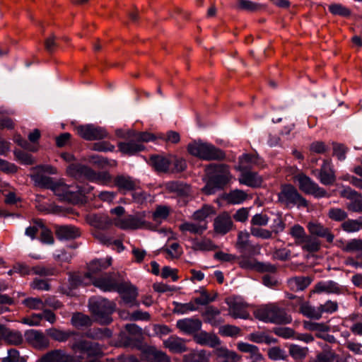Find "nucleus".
<instances>
[{"label": "nucleus", "mask_w": 362, "mask_h": 362, "mask_svg": "<svg viewBox=\"0 0 362 362\" xmlns=\"http://www.w3.org/2000/svg\"><path fill=\"white\" fill-rule=\"evenodd\" d=\"M205 173L208 180L202 191L207 195L223 189L233 177L230 167L226 164H209L205 167Z\"/></svg>", "instance_id": "f257e3e1"}, {"label": "nucleus", "mask_w": 362, "mask_h": 362, "mask_svg": "<svg viewBox=\"0 0 362 362\" xmlns=\"http://www.w3.org/2000/svg\"><path fill=\"white\" fill-rule=\"evenodd\" d=\"M256 319L266 323L276 325L289 324L292 318L286 310L279 307L276 303H269L259 306L254 311Z\"/></svg>", "instance_id": "f03ea898"}, {"label": "nucleus", "mask_w": 362, "mask_h": 362, "mask_svg": "<svg viewBox=\"0 0 362 362\" xmlns=\"http://www.w3.org/2000/svg\"><path fill=\"white\" fill-rule=\"evenodd\" d=\"M187 151L191 155L204 160H222L226 158L224 151L206 142H192L188 144Z\"/></svg>", "instance_id": "7ed1b4c3"}, {"label": "nucleus", "mask_w": 362, "mask_h": 362, "mask_svg": "<svg viewBox=\"0 0 362 362\" xmlns=\"http://www.w3.org/2000/svg\"><path fill=\"white\" fill-rule=\"evenodd\" d=\"M69 347L76 354L80 353L87 356L83 362H101L99 359L104 354L103 346L90 340L74 339L73 342L69 343Z\"/></svg>", "instance_id": "20e7f679"}, {"label": "nucleus", "mask_w": 362, "mask_h": 362, "mask_svg": "<svg viewBox=\"0 0 362 362\" xmlns=\"http://www.w3.org/2000/svg\"><path fill=\"white\" fill-rule=\"evenodd\" d=\"M89 309L97 322L107 325L112 322L111 315L115 310V303L105 298L91 300Z\"/></svg>", "instance_id": "39448f33"}, {"label": "nucleus", "mask_w": 362, "mask_h": 362, "mask_svg": "<svg viewBox=\"0 0 362 362\" xmlns=\"http://www.w3.org/2000/svg\"><path fill=\"white\" fill-rule=\"evenodd\" d=\"M71 186L64 183H54L52 190L55 195L60 197L61 199L71 203H76L80 199V195H86L89 193L93 187L90 186H77L76 190H72Z\"/></svg>", "instance_id": "423d86ee"}, {"label": "nucleus", "mask_w": 362, "mask_h": 362, "mask_svg": "<svg viewBox=\"0 0 362 362\" xmlns=\"http://www.w3.org/2000/svg\"><path fill=\"white\" fill-rule=\"evenodd\" d=\"M279 201L286 207L297 206L298 207L308 206L307 200L298 192L292 185H284L281 187L278 194Z\"/></svg>", "instance_id": "0eeeda50"}, {"label": "nucleus", "mask_w": 362, "mask_h": 362, "mask_svg": "<svg viewBox=\"0 0 362 362\" xmlns=\"http://www.w3.org/2000/svg\"><path fill=\"white\" fill-rule=\"evenodd\" d=\"M295 180L298 182L299 189L305 194H311L316 198L329 197L325 189L320 187L311 178L303 173L296 175Z\"/></svg>", "instance_id": "6e6552de"}, {"label": "nucleus", "mask_w": 362, "mask_h": 362, "mask_svg": "<svg viewBox=\"0 0 362 362\" xmlns=\"http://www.w3.org/2000/svg\"><path fill=\"white\" fill-rule=\"evenodd\" d=\"M113 223L115 226L125 230H136L147 226L144 212H137L134 215H127L123 218H115Z\"/></svg>", "instance_id": "1a4fd4ad"}, {"label": "nucleus", "mask_w": 362, "mask_h": 362, "mask_svg": "<svg viewBox=\"0 0 362 362\" xmlns=\"http://www.w3.org/2000/svg\"><path fill=\"white\" fill-rule=\"evenodd\" d=\"M347 291L345 286L340 285L339 283L333 281H320L317 282L312 290V293L322 294L325 293L327 295H344Z\"/></svg>", "instance_id": "9d476101"}, {"label": "nucleus", "mask_w": 362, "mask_h": 362, "mask_svg": "<svg viewBox=\"0 0 362 362\" xmlns=\"http://www.w3.org/2000/svg\"><path fill=\"white\" fill-rule=\"evenodd\" d=\"M122 281L116 273H108L93 280V284L103 291H115Z\"/></svg>", "instance_id": "9b49d317"}, {"label": "nucleus", "mask_w": 362, "mask_h": 362, "mask_svg": "<svg viewBox=\"0 0 362 362\" xmlns=\"http://www.w3.org/2000/svg\"><path fill=\"white\" fill-rule=\"evenodd\" d=\"M226 303L228 306V314L235 319H249L250 313L247 310V304L240 298H228Z\"/></svg>", "instance_id": "f8f14e48"}, {"label": "nucleus", "mask_w": 362, "mask_h": 362, "mask_svg": "<svg viewBox=\"0 0 362 362\" xmlns=\"http://www.w3.org/2000/svg\"><path fill=\"white\" fill-rule=\"evenodd\" d=\"M76 131L81 138L88 141L103 139L107 136V132L104 128L93 124L78 126Z\"/></svg>", "instance_id": "ddd939ff"}, {"label": "nucleus", "mask_w": 362, "mask_h": 362, "mask_svg": "<svg viewBox=\"0 0 362 362\" xmlns=\"http://www.w3.org/2000/svg\"><path fill=\"white\" fill-rule=\"evenodd\" d=\"M340 196L349 199L350 202L346 204L349 211L356 213L362 212V194L352 189L349 187H344L340 192Z\"/></svg>", "instance_id": "4468645a"}, {"label": "nucleus", "mask_w": 362, "mask_h": 362, "mask_svg": "<svg viewBox=\"0 0 362 362\" xmlns=\"http://www.w3.org/2000/svg\"><path fill=\"white\" fill-rule=\"evenodd\" d=\"M115 291L120 294L124 303L129 307L139 305L136 299L138 296L137 290L132 285L122 281Z\"/></svg>", "instance_id": "2eb2a0df"}, {"label": "nucleus", "mask_w": 362, "mask_h": 362, "mask_svg": "<svg viewBox=\"0 0 362 362\" xmlns=\"http://www.w3.org/2000/svg\"><path fill=\"white\" fill-rule=\"evenodd\" d=\"M307 228L310 235L325 239L329 244H332L334 240V235L332 230L323 224L317 222H309Z\"/></svg>", "instance_id": "dca6fc26"}, {"label": "nucleus", "mask_w": 362, "mask_h": 362, "mask_svg": "<svg viewBox=\"0 0 362 362\" xmlns=\"http://www.w3.org/2000/svg\"><path fill=\"white\" fill-rule=\"evenodd\" d=\"M239 265L243 269H255L259 272L275 273L276 272V267L272 264L259 262L246 257L240 259Z\"/></svg>", "instance_id": "f3484780"}, {"label": "nucleus", "mask_w": 362, "mask_h": 362, "mask_svg": "<svg viewBox=\"0 0 362 362\" xmlns=\"http://www.w3.org/2000/svg\"><path fill=\"white\" fill-rule=\"evenodd\" d=\"M25 336L27 341L35 349H45L49 346L48 337L40 330H28L25 332Z\"/></svg>", "instance_id": "a211bd4d"}, {"label": "nucleus", "mask_w": 362, "mask_h": 362, "mask_svg": "<svg viewBox=\"0 0 362 362\" xmlns=\"http://www.w3.org/2000/svg\"><path fill=\"white\" fill-rule=\"evenodd\" d=\"M126 141L119 142L118 144L119 150L127 155H133L137 152H140L144 150L145 147L144 144L137 141L132 135V131H129L127 133Z\"/></svg>", "instance_id": "6ab92c4d"}, {"label": "nucleus", "mask_w": 362, "mask_h": 362, "mask_svg": "<svg viewBox=\"0 0 362 362\" xmlns=\"http://www.w3.org/2000/svg\"><path fill=\"white\" fill-rule=\"evenodd\" d=\"M36 362H75V359L62 349H54L44 354Z\"/></svg>", "instance_id": "aec40b11"}, {"label": "nucleus", "mask_w": 362, "mask_h": 362, "mask_svg": "<svg viewBox=\"0 0 362 362\" xmlns=\"http://www.w3.org/2000/svg\"><path fill=\"white\" fill-rule=\"evenodd\" d=\"M233 221L230 216L223 212L219 214L214 222V228L216 233L221 235H225L229 232L233 227Z\"/></svg>", "instance_id": "412c9836"}, {"label": "nucleus", "mask_w": 362, "mask_h": 362, "mask_svg": "<svg viewBox=\"0 0 362 362\" xmlns=\"http://www.w3.org/2000/svg\"><path fill=\"white\" fill-rule=\"evenodd\" d=\"M202 321L197 318H185L177 321V327L182 332L188 334H192L202 328Z\"/></svg>", "instance_id": "4be33fe9"}, {"label": "nucleus", "mask_w": 362, "mask_h": 362, "mask_svg": "<svg viewBox=\"0 0 362 362\" xmlns=\"http://www.w3.org/2000/svg\"><path fill=\"white\" fill-rule=\"evenodd\" d=\"M343 325L349 327L350 331L354 335L362 336V314L353 313L346 317L343 320Z\"/></svg>", "instance_id": "5701e85b"}, {"label": "nucleus", "mask_w": 362, "mask_h": 362, "mask_svg": "<svg viewBox=\"0 0 362 362\" xmlns=\"http://www.w3.org/2000/svg\"><path fill=\"white\" fill-rule=\"evenodd\" d=\"M221 310L214 305H207L201 312L204 322L209 323L213 326H217L223 322L220 317Z\"/></svg>", "instance_id": "b1692460"}, {"label": "nucleus", "mask_w": 362, "mask_h": 362, "mask_svg": "<svg viewBox=\"0 0 362 362\" xmlns=\"http://www.w3.org/2000/svg\"><path fill=\"white\" fill-rule=\"evenodd\" d=\"M87 223L94 228L93 230H106L112 225L108 216L103 214H90L86 218Z\"/></svg>", "instance_id": "393cba45"}, {"label": "nucleus", "mask_w": 362, "mask_h": 362, "mask_svg": "<svg viewBox=\"0 0 362 362\" xmlns=\"http://www.w3.org/2000/svg\"><path fill=\"white\" fill-rule=\"evenodd\" d=\"M317 178L324 185H332L335 182L336 177L330 161L324 160Z\"/></svg>", "instance_id": "a878e982"}, {"label": "nucleus", "mask_w": 362, "mask_h": 362, "mask_svg": "<svg viewBox=\"0 0 362 362\" xmlns=\"http://www.w3.org/2000/svg\"><path fill=\"white\" fill-rule=\"evenodd\" d=\"M112 264V258L95 259L88 264V272L86 276L93 281L95 276L103 270L107 269Z\"/></svg>", "instance_id": "bb28decb"}, {"label": "nucleus", "mask_w": 362, "mask_h": 362, "mask_svg": "<svg viewBox=\"0 0 362 362\" xmlns=\"http://www.w3.org/2000/svg\"><path fill=\"white\" fill-rule=\"evenodd\" d=\"M238 177V182L241 185L252 188L259 187L262 183V178L257 173L252 170L242 171Z\"/></svg>", "instance_id": "cd10ccee"}, {"label": "nucleus", "mask_w": 362, "mask_h": 362, "mask_svg": "<svg viewBox=\"0 0 362 362\" xmlns=\"http://www.w3.org/2000/svg\"><path fill=\"white\" fill-rule=\"evenodd\" d=\"M260 159L257 156L245 153L239 157L238 165L235 169L240 172L251 170L255 166L259 165Z\"/></svg>", "instance_id": "c85d7f7f"}, {"label": "nucleus", "mask_w": 362, "mask_h": 362, "mask_svg": "<svg viewBox=\"0 0 362 362\" xmlns=\"http://www.w3.org/2000/svg\"><path fill=\"white\" fill-rule=\"evenodd\" d=\"M194 340L200 345H206L212 348H215L221 344L219 338L215 334L204 331L195 334Z\"/></svg>", "instance_id": "c756f323"}, {"label": "nucleus", "mask_w": 362, "mask_h": 362, "mask_svg": "<svg viewBox=\"0 0 362 362\" xmlns=\"http://www.w3.org/2000/svg\"><path fill=\"white\" fill-rule=\"evenodd\" d=\"M56 235L59 240H72L81 235L78 228L71 226H60L56 229Z\"/></svg>", "instance_id": "7c9ffc66"}, {"label": "nucleus", "mask_w": 362, "mask_h": 362, "mask_svg": "<svg viewBox=\"0 0 362 362\" xmlns=\"http://www.w3.org/2000/svg\"><path fill=\"white\" fill-rule=\"evenodd\" d=\"M151 165L159 173H167L170 170L172 164L171 156H163L160 155H153L150 158Z\"/></svg>", "instance_id": "2f4dec72"}, {"label": "nucleus", "mask_w": 362, "mask_h": 362, "mask_svg": "<svg viewBox=\"0 0 362 362\" xmlns=\"http://www.w3.org/2000/svg\"><path fill=\"white\" fill-rule=\"evenodd\" d=\"M163 344L173 353H182L187 350L185 340L174 335L165 340Z\"/></svg>", "instance_id": "473e14b6"}, {"label": "nucleus", "mask_w": 362, "mask_h": 362, "mask_svg": "<svg viewBox=\"0 0 362 362\" xmlns=\"http://www.w3.org/2000/svg\"><path fill=\"white\" fill-rule=\"evenodd\" d=\"M237 348L241 352L249 354L251 362H258L263 358L257 346L241 341L237 344Z\"/></svg>", "instance_id": "72a5a7b5"}, {"label": "nucleus", "mask_w": 362, "mask_h": 362, "mask_svg": "<svg viewBox=\"0 0 362 362\" xmlns=\"http://www.w3.org/2000/svg\"><path fill=\"white\" fill-rule=\"evenodd\" d=\"M46 333L53 340L59 342H65L71 337L78 335V333L74 331H65L54 327L47 329Z\"/></svg>", "instance_id": "f704fd0d"}, {"label": "nucleus", "mask_w": 362, "mask_h": 362, "mask_svg": "<svg viewBox=\"0 0 362 362\" xmlns=\"http://www.w3.org/2000/svg\"><path fill=\"white\" fill-rule=\"evenodd\" d=\"M312 282V279L309 276H295L288 280L289 288L295 292L305 290Z\"/></svg>", "instance_id": "c9c22d12"}, {"label": "nucleus", "mask_w": 362, "mask_h": 362, "mask_svg": "<svg viewBox=\"0 0 362 362\" xmlns=\"http://www.w3.org/2000/svg\"><path fill=\"white\" fill-rule=\"evenodd\" d=\"M3 332L2 339H4L7 344L18 346L23 341V335L19 331L11 330L4 326Z\"/></svg>", "instance_id": "e433bc0d"}, {"label": "nucleus", "mask_w": 362, "mask_h": 362, "mask_svg": "<svg viewBox=\"0 0 362 362\" xmlns=\"http://www.w3.org/2000/svg\"><path fill=\"white\" fill-rule=\"evenodd\" d=\"M88 172L87 180L89 181L102 185H109L112 182V177L107 172H95L91 168H90Z\"/></svg>", "instance_id": "4c0bfd02"}, {"label": "nucleus", "mask_w": 362, "mask_h": 362, "mask_svg": "<svg viewBox=\"0 0 362 362\" xmlns=\"http://www.w3.org/2000/svg\"><path fill=\"white\" fill-rule=\"evenodd\" d=\"M216 362H236L238 361V355L226 348H218L214 351Z\"/></svg>", "instance_id": "58836bf2"}, {"label": "nucleus", "mask_w": 362, "mask_h": 362, "mask_svg": "<svg viewBox=\"0 0 362 362\" xmlns=\"http://www.w3.org/2000/svg\"><path fill=\"white\" fill-rule=\"evenodd\" d=\"M299 303V311L304 316L315 320L320 319V315L317 308L312 307L308 302L305 301L304 298H298Z\"/></svg>", "instance_id": "ea45409f"}, {"label": "nucleus", "mask_w": 362, "mask_h": 362, "mask_svg": "<svg viewBox=\"0 0 362 362\" xmlns=\"http://www.w3.org/2000/svg\"><path fill=\"white\" fill-rule=\"evenodd\" d=\"M180 230L182 232L188 231L193 234H202L207 228L206 222L202 223H192V222H185L180 225Z\"/></svg>", "instance_id": "a19ab883"}, {"label": "nucleus", "mask_w": 362, "mask_h": 362, "mask_svg": "<svg viewBox=\"0 0 362 362\" xmlns=\"http://www.w3.org/2000/svg\"><path fill=\"white\" fill-rule=\"evenodd\" d=\"M125 329L129 334V336L125 337V346H130L132 344L131 341L132 340L139 341L140 339H141L143 335L142 329L136 324L126 325Z\"/></svg>", "instance_id": "79ce46f5"}, {"label": "nucleus", "mask_w": 362, "mask_h": 362, "mask_svg": "<svg viewBox=\"0 0 362 362\" xmlns=\"http://www.w3.org/2000/svg\"><path fill=\"white\" fill-rule=\"evenodd\" d=\"M299 245L301 246L303 250L310 253L317 252L321 248L320 240L311 235H308Z\"/></svg>", "instance_id": "37998d69"}, {"label": "nucleus", "mask_w": 362, "mask_h": 362, "mask_svg": "<svg viewBox=\"0 0 362 362\" xmlns=\"http://www.w3.org/2000/svg\"><path fill=\"white\" fill-rule=\"evenodd\" d=\"M211 354L205 350L193 351L184 356L185 362H209Z\"/></svg>", "instance_id": "c03bdc74"}, {"label": "nucleus", "mask_w": 362, "mask_h": 362, "mask_svg": "<svg viewBox=\"0 0 362 362\" xmlns=\"http://www.w3.org/2000/svg\"><path fill=\"white\" fill-rule=\"evenodd\" d=\"M89 170V167L79 164L69 165L66 169L68 175L76 179L81 178L82 177L87 179L88 174L89 173L88 171Z\"/></svg>", "instance_id": "a18cd8bd"}, {"label": "nucleus", "mask_w": 362, "mask_h": 362, "mask_svg": "<svg viewBox=\"0 0 362 362\" xmlns=\"http://www.w3.org/2000/svg\"><path fill=\"white\" fill-rule=\"evenodd\" d=\"M248 198L247 194L241 189H234L226 194L225 199L231 204H240Z\"/></svg>", "instance_id": "49530a36"}, {"label": "nucleus", "mask_w": 362, "mask_h": 362, "mask_svg": "<svg viewBox=\"0 0 362 362\" xmlns=\"http://www.w3.org/2000/svg\"><path fill=\"white\" fill-rule=\"evenodd\" d=\"M71 325L77 329L91 326L93 321L88 315L81 313H74L71 319Z\"/></svg>", "instance_id": "de8ad7c7"}, {"label": "nucleus", "mask_w": 362, "mask_h": 362, "mask_svg": "<svg viewBox=\"0 0 362 362\" xmlns=\"http://www.w3.org/2000/svg\"><path fill=\"white\" fill-rule=\"evenodd\" d=\"M114 182L120 190L132 191L136 187V182L130 177L118 175L115 178Z\"/></svg>", "instance_id": "09e8293b"}, {"label": "nucleus", "mask_w": 362, "mask_h": 362, "mask_svg": "<svg viewBox=\"0 0 362 362\" xmlns=\"http://www.w3.org/2000/svg\"><path fill=\"white\" fill-rule=\"evenodd\" d=\"M112 335V331L108 328H93L87 331L85 336L93 339H103L110 338Z\"/></svg>", "instance_id": "8fccbe9b"}, {"label": "nucleus", "mask_w": 362, "mask_h": 362, "mask_svg": "<svg viewBox=\"0 0 362 362\" xmlns=\"http://www.w3.org/2000/svg\"><path fill=\"white\" fill-rule=\"evenodd\" d=\"M250 234L246 230L240 231L238 233L236 247L240 250V252H243L253 248V246L250 243Z\"/></svg>", "instance_id": "3c124183"}, {"label": "nucleus", "mask_w": 362, "mask_h": 362, "mask_svg": "<svg viewBox=\"0 0 362 362\" xmlns=\"http://www.w3.org/2000/svg\"><path fill=\"white\" fill-rule=\"evenodd\" d=\"M341 229L346 233H355L362 229V218L345 220L341 225Z\"/></svg>", "instance_id": "603ef678"}, {"label": "nucleus", "mask_w": 362, "mask_h": 362, "mask_svg": "<svg viewBox=\"0 0 362 362\" xmlns=\"http://www.w3.org/2000/svg\"><path fill=\"white\" fill-rule=\"evenodd\" d=\"M327 216L332 221L343 223L347 218L348 214L343 209L333 207L329 209Z\"/></svg>", "instance_id": "864d4df0"}, {"label": "nucleus", "mask_w": 362, "mask_h": 362, "mask_svg": "<svg viewBox=\"0 0 362 362\" xmlns=\"http://www.w3.org/2000/svg\"><path fill=\"white\" fill-rule=\"evenodd\" d=\"M346 252H357L356 259L362 260V240L352 239L349 241V245L346 247Z\"/></svg>", "instance_id": "5fc2aeb1"}, {"label": "nucleus", "mask_w": 362, "mask_h": 362, "mask_svg": "<svg viewBox=\"0 0 362 362\" xmlns=\"http://www.w3.org/2000/svg\"><path fill=\"white\" fill-rule=\"evenodd\" d=\"M175 305L173 311L175 313L185 314L190 311L198 310L199 308L194 304V300L187 303H181L178 302H173Z\"/></svg>", "instance_id": "6e6d98bb"}, {"label": "nucleus", "mask_w": 362, "mask_h": 362, "mask_svg": "<svg viewBox=\"0 0 362 362\" xmlns=\"http://www.w3.org/2000/svg\"><path fill=\"white\" fill-rule=\"evenodd\" d=\"M214 208L209 205H204L203 207L196 211L193 215L192 218L197 221L199 223L206 222L205 219L211 214H214Z\"/></svg>", "instance_id": "4d7b16f0"}, {"label": "nucleus", "mask_w": 362, "mask_h": 362, "mask_svg": "<svg viewBox=\"0 0 362 362\" xmlns=\"http://www.w3.org/2000/svg\"><path fill=\"white\" fill-rule=\"evenodd\" d=\"M290 235L294 238L296 245H299L308 235L303 226L296 224L291 228Z\"/></svg>", "instance_id": "13d9d810"}, {"label": "nucleus", "mask_w": 362, "mask_h": 362, "mask_svg": "<svg viewBox=\"0 0 362 362\" xmlns=\"http://www.w3.org/2000/svg\"><path fill=\"white\" fill-rule=\"evenodd\" d=\"M201 296L199 297L194 298V302L196 305H209L210 303L216 300L218 294L214 293L212 296L210 295L206 290H203L200 292Z\"/></svg>", "instance_id": "bf43d9fd"}, {"label": "nucleus", "mask_w": 362, "mask_h": 362, "mask_svg": "<svg viewBox=\"0 0 362 362\" xmlns=\"http://www.w3.org/2000/svg\"><path fill=\"white\" fill-rule=\"evenodd\" d=\"M217 246L210 239L207 238L196 241L192 245V249L194 250L212 251L215 250Z\"/></svg>", "instance_id": "052dcab7"}, {"label": "nucleus", "mask_w": 362, "mask_h": 362, "mask_svg": "<svg viewBox=\"0 0 362 362\" xmlns=\"http://www.w3.org/2000/svg\"><path fill=\"white\" fill-rule=\"evenodd\" d=\"M328 10L334 16L349 17L351 14V10L341 4H332L329 6Z\"/></svg>", "instance_id": "680f3d73"}, {"label": "nucleus", "mask_w": 362, "mask_h": 362, "mask_svg": "<svg viewBox=\"0 0 362 362\" xmlns=\"http://www.w3.org/2000/svg\"><path fill=\"white\" fill-rule=\"evenodd\" d=\"M147 358L149 362H170V358L165 353L156 349H149Z\"/></svg>", "instance_id": "e2e57ef3"}, {"label": "nucleus", "mask_w": 362, "mask_h": 362, "mask_svg": "<svg viewBox=\"0 0 362 362\" xmlns=\"http://www.w3.org/2000/svg\"><path fill=\"white\" fill-rule=\"evenodd\" d=\"M288 352L290 356L295 360H300L306 356L308 349L307 347H302L296 344H291L288 348Z\"/></svg>", "instance_id": "0e129e2a"}, {"label": "nucleus", "mask_w": 362, "mask_h": 362, "mask_svg": "<svg viewBox=\"0 0 362 362\" xmlns=\"http://www.w3.org/2000/svg\"><path fill=\"white\" fill-rule=\"evenodd\" d=\"M237 8L242 11L255 12L260 10L262 8V6L259 4L250 0H239Z\"/></svg>", "instance_id": "69168bd1"}, {"label": "nucleus", "mask_w": 362, "mask_h": 362, "mask_svg": "<svg viewBox=\"0 0 362 362\" xmlns=\"http://www.w3.org/2000/svg\"><path fill=\"white\" fill-rule=\"evenodd\" d=\"M1 362H27L26 356H21L20 352L16 349L8 350V355L1 358Z\"/></svg>", "instance_id": "338daca9"}, {"label": "nucleus", "mask_w": 362, "mask_h": 362, "mask_svg": "<svg viewBox=\"0 0 362 362\" xmlns=\"http://www.w3.org/2000/svg\"><path fill=\"white\" fill-rule=\"evenodd\" d=\"M219 334L223 337H236L241 334V329L237 326L226 325L219 328Z\"/></svg>", "instance_id": "774afa93"}]
</instances>
